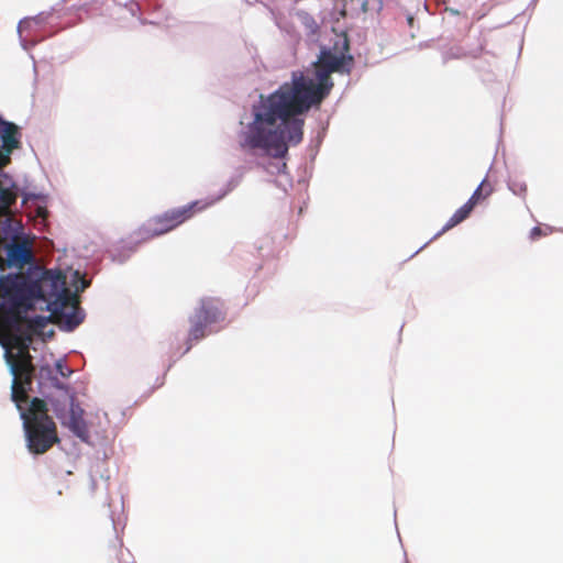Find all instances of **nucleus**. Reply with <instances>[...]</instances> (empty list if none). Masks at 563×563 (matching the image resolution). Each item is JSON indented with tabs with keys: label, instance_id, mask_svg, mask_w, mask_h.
Masks as SVG:
<instances>
[{
	"label": "nucleus",
	"instance_id": "1",
	"mask_svg": "<svg viewBox=\"0 0 563 563\" xmlns=\"http://www.w3.org/2000/svg\"><path fill=\"white\" fill-rule=\"evenodd\" d=\"M331 49H322L316 63L318 82L302 73H294L290 82L283 84L275 92L260 96L252 107L253 120L240 135L244 151L261 150L265 155L284 158L289 146L298 145L303 137L305 120L299 115L319 106L333 88L332 73L350 74L354 58L349 54L346 35Z\"/></svg>",
	"mask_w": 563,
	"mask_h": 563
},
{
	"label": "nucleus",
	"instance_id": "2",
	"mask_svg": "<svg viewBox=\"0 0 563 563\" xmlns=\"http://www.w3.org/2000/svg\"><path fill=\"white\" fill-rule=\"evenodd\" d=\"M36 299H46L41 282L20 273L0 277V317L8 329L22 324V312L33 308Z\"/></svg>",
	"mask_w": 563,
	"mask_h": 563
},
{
	"label": "nucleus",
	"instance_id": "3",
	"mask_svg": "<svg viewBox=\"0 0 563 563\" xmlns=\"http://www.w3.org/2000/svg\"><path fill=\"white\" fill-rule=\"evenodd\" d=\"M22 323H26V331L10 334L11 346L15 349L16 352L12 353L7 351L5 353L13 375L11 399L15 402L18 408H20V402L27 400V390L31 388L35 372L30 354L32 332L43 328L45 325V319L38 316L32 319L24 318Z\"/></svg>",
	"mask_w": 563,
	"mask_h": 563
},
{
	"label": "nucleus",
	"instance_id": "4",
	"mask_svg": "<svg viewBox=\"0 0 563 563\" xmlns=\"http://www.w3.org/2000/svg\"><path fill=\"white\" fill-rule=\"evenodd\" d=\"M18 409L23 420L26 448L32 454H44L59 442L56 423L47 413L45 400L33 398L26 410L21 406Z\"/></svg>",
	"mask_w": 563,
	"mask_h": 563
},
{
	"label": "nucleus",
	"instance_id": "5",
	"mask_svg": "<svg viewBox=\"0 0 563 563\" xmlns=\"http://www.w3.org/2000/svg\"><path fill=\"white\" fill-rule=\"evenodd\" d=\"M227 318V308L218 297H203L200 299L192 316L189 318L190 329L188 332V347H191L192 341H199L206 338L210 331L208 328L221 323Z\"/></svg>",
	"mask_w": 563,
	"mask_h": 563
},
{
	"label": "nucleus",
	"instance_id": "6",
	"mask_svg": "<svg viewBox=\"0 0 563 563\" xmlns=\"http://www.w3.org/2000/svg\"><path fill=\"white\" fill-rule=\"evenodd\" d=\"M57 283H60L63 286L62 290L54 300L45 299L48 301L51 317L54 322L64 324L67 330H74L82 322L79 313L78 297L65 287V279L60 275L57 276V280L54 284L57 285Z\"/></svg>",
	"mask_w": 563,
	"mask_h": 563
},
{
	"label": "nucleus",
	"instance_id": "7",
	"mask_svg": "<svg viewBox=\"0 0 563 563\" xmlns=\"http://www.w3.org/2000/svg\"><path fill=\"white\" fill-rule=\"evenodd\" d=\"M494 190V184L488 179V177L484 178L478 185V187L474 190L470 199L462 207H460L448 220V222L441 230V233L456 227L457 224L466 220L471 216L474 208L478 203L489 198Z\"/></svg>",
	"mask_w": 563,
	"mask_h": 563
},
{
	"label": "nucleus",
	"instance_id": "8",
	"mask_svg": "<svg viewBox=\"0 0 563 563\" xmlns=\"http://www.w3.org/2000/svg\"><path fill=\"white\" fill-rule=\"evenodd\" d=\"M7 256L10 266L23 268L33 261V252L26 240L20 241L18 236L7 245Z\"/></svg>",
	"mask_w": 563,
	"mask_h": 563
},
{
	"label": "nucleus",
	"instance_id": "9",
	"mask_svg": "<svg viewBox=\"0 0 563 563\" xmlns=\"http://www.w3.org/2000/svg\"><path fill=\"white\" fill-rule=\"evenodd\" d=\"M57 417L62 419V423L66 426L71 432H74L78 438L85 440L88 437V427L84 419V410L79 407V405L74 402V399L70 401L67 417L63 418L58 413Z\"/></svg>",
	"mask_w": 563,
	"mask_h": 563
},
{
	"label": "nucleus",
	"instance_id": "10",
	"mask_svg": "<svg viewBox=\"0 0 563 563\" xmlns=\"http://www.w3.org/2000/svg\"><path fill=\"white\" fill-rule=\"evenodd\" d=\"M212 202L192 201L186 206L167 210V214L176 228L191 219L196 213L206 210Z\"/></svg>",
	"mask_w": 563,
	"mask_h": 563
},
{
	"label": "nucleus",
	"instance_id": "11",
	"mask_svg": "<svg viewBox=\"0 0 563 563\" xmlns=\"http://www.w3.org/2000/svg\"><path fill=\"white\" fill-rule=\"evenodd\" d=\"M176 229L167 212L165 211L162 214L155 216L148 220V222L143 227L142 231L144 233L145 239L156 238L163 234H166Z\"/></svg>",
	"mask_w": 563,
	"mask_h": 563
},
{
	"label": "nucleus",
	"instance_id": "12",
	"mask_svg": "<svg viewBox=\"0 0 563 563\" xmlns=\"http://www.w3.org/2000/svg\"><path fill=\"white\" fill-rule=\"evenodd\" d=\"M0 137L2 141V152L10 157V154L20 147L19 129L12 122H3L0 128Z\"/></svg>",
	"mask_w": 563,
	"mask_h": 563
},
{
	"label": "nucleus",
	"instance_id": "13",
	"mask_svg": "<svg viewBox=\"0 0 563 563\" xmlns=\"http://www.w3.org/2000/svg\"><path fill=\"white\" fill-rule=\"evenodd\" d=\"M16 198V192L11 188L3 187L0 181V216H8L10 213V208L15 203Z\"/></svg>",
	"mask_w": 563,
	"mask_h": 563
},
{
	"label": "nucleus",
	"instance_id": "14",
	"mask_svg": "<svg viewBox=\"0 0 563 563\" xmlns=\"http://www.w3.org/2000/svg\"><path fill=\"white\" fill-rule=\"evenodd\" d=\"M38 378L41 382L51 380L53 387L58 389H64L65 385L59 382V379L54 376V369L49 365L41 366L38 369Z\"/></svg>",
	"mask_w": 563,
	"mask_h": 563
},
{
	"label": "nucleus",
	"instance_id": "15",
	"mask_svg": "<svg viewBox=\"0 0 563 563\" xmlns=\"http://www.w3.org/2000/svg\"><path fill=\"white\" fill-rule=\"evenodd\" d=\"M55 369L64 378L69 377L73 373V371L60 361L56 362Z\"/></svg>",
	"mask_w": 563,
	"mask_h": 563
},
{
	"label": "nucleus",
	"instance_id": "16",
	"mask_svg": "<svg viewBox=\"0 0 563 563\" xmlns=\"http://www.w3.org/2000/svg\"><path fill=\"white\" fill-rule=\"evenodd\" d=\"M510 189L516 194V195H520V196H523L526 195L527 192V186L525 184H512L510 186Z\"/></svg>",
	"mask_w": 563,
	"mask_h": 563
},
{
	"label": "nucleus",
	"instance_id": "17",
	"mask_svg": "<svg viewBox=\"0 0 563 563\" xmlns=\"http://www.w3.org/2000/svg\"><path fill=\"white\" fill-rule=\"evenodd\" d=\"M543 235H547V232H544L540 227H534L530 231V239H531V241H536V240H538L539 238H541Z\"/></svg>",
	"mask_w": 563,
	"mask_h": 563
},
{
	"label": "nucleus",
	"instance_id": "18",
	"mask_svg": "<svg viewBox=\"0 0 563 563\" xmlns=\"http://www.w3.org/2000/svg\"><path fill=\"white\" fill-rule=\"evenodd\" d=\"M122 548H123V543L122 541L115 536V539H114V543H113V550L114 552L118 554V553H121L122 552Z\"/></svg>",
	"mask_w": 563,
	"mask_h": 563
},
{
	"label": "nucleus",
	"instance_id": "19",
	"mask_svg": "<svg viewBox=\"0 0 563 563\" xmlns=\"http://www.w3.org/2000/svg\"><path fill=\"white\" fill-rule=\"evenodd\" d=\"M10 163V157L0 150V168H3Z\"/></svg>",
	"mask_w": 563,
	"mask_h": 563
},
{
	"label": "nucleus",
	"instance_id": "20",
	"mask_svg": "<svg viewBox=\"0 0 563 563\" xmlns=\"http://www.w3.org/2000/svg\"><path fill=\"white\" fill-rule=\"evenodd\" d=\"M88 286V282H86L85 279L82 280V289L86 288Z\"/></svg>",
	"mask_w": 563,
	"mask_h": 563
},
{
	"label": "nucleus",
	"instance_id": "21",
	"mask_svg": "<svg viewBox=\"0 0 563 563\" xmlns=\"http://www.w3.org/2000/svg\"><path fill=\"white\" fill-rule=\"evenodd\" d=\"M3 120L0 118V128L3 125Z\"/></svg>",
	"mask_w": 563,
	"mask_h": 563
}]
</instances>
